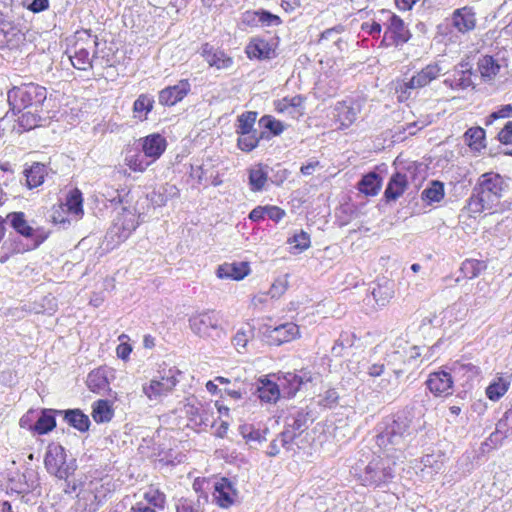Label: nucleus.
<instances>
[{
  "mask_svg": "<svg viewBox=\"0 0 512 512\" xmlns=\"http://www.w3.org/2000/svg\"><path fill=\"white\" fill-rule=\"evenodd\" d=\"M46 99L47 89L34 82L13 86L7 91V101L12 112H22L18 117V123L25 130H31L39 125Z\"/></svg>",
  "mask_w": 512,
  "mask_h": 512,
  "instance_id": "obj_1",
  "label": "nucleus"
},
{
  "mask_svg": "<svg viewBox=\"0 0 512 512\" xmlns=\"http://www.w3.org/2000/svg\"><path fill=\"white\" fill-rule=\"evenodd\" d=\"M504 191L503 178L494 172L482 174L469 198L467 209L472 214L491 210L498 203Z\"/></svg>",
  "mask_w": 512,
  "mask_h": 512,
  "instance_id": "obj_2",
  "label": "nucleus"
},
{
  "mask_svg": "<svg viewBox=\"0 0 512 512\" xmlns=\"http://www.w3.org/2000/svg\"><path fill=\"white\" fill-rule=\"evenodd\" d=\"M98 45V36L92 34L90 29H79L66 39L65 52L74 68L87 71L92 68Z\"/></svg>",
  "mask_w": 512,
  "mask_h": 512,
  "instance_id": "obj_3",
  "label": "nucleus"
},
{
  "mask_svg": "<svg viewBox=\"0 0 512 512\" xmlns=\"http://www.w3.org/2000/svg\"><path fill=\"white\" fill-rule=\"evenodd\" d=\"M179 374L177 369L168 367L165 363L159 365L156 373L142 385L143 394L150 401L159 400L169 395L179 382Z\"/></svg>",
  "mask_w": 512,
  "mask_h": 512,
  "instance_id": "obj_4",
  "label": "nucleus"
},
{
  "mask_svg": "<svg viewBox=\"0 0 512 512\" xmlns=\"http://www.w3.org/2000/svg\"><path fill=\"white\" fill-rule=\"evenodd\" d=\"M394 463L380 456L374 457L357 475V480L365 487L381 488L392 482Z\"/></svg>",
  "mask_w": 512,
  "mask_h": 512,
  "instance_id": "obj_5",
  "label": "nucleus"
},
{
  "mask_svg": "<svg viewBox=\"0 0 512 512\" xmlns=\"http://www.w3.org/2000/svg\"><path fill=\"white\" fill-rule=\"evenodd\" d=\"M84 199L80 189H71L65 201L52 208V221L55 224L69 223L71 219L80 220L84 216Z\"/></svg>",
  "mask_w": 512,
  "mask_h": 512,
  "instance_id": "obj_6",
  "label": "nucleus"
},
{
  "mask_svg": "<svg viewBox=\"0 0 512 512\" xmlns=\"http://www.w3.org/2000/svg\"><path fill=\"white\" fill-rule=\"evenodd\" d=\"M380 13L385 16L386 29L380 42V47L400 46L411 38V33L404 21L390 10L382 9Z\"/></svg>",
  "mask_w": 512,
  "mask_h": 512,
  "instance_id": "obj_7",
  "label": "nucleus"
},
{
  "mask_svg": "<svg viewBox=\"0 0 512 512\" xmlns=\"http://www.w3.org/2000/svg\"><path fill=\"white\" fill-rule=\"evenodd\" d=\"M44 465L46 470L61 480H67L74 474V468L66 462L65 449L58 444H50L47 448Z\"/></svg>",
  "mask_w": 512,
  "mask_h": 512,
  "instance_id": "obj_8",
  "label": "nucleus"
},
{
  "mask_svg": "<svg viewBox=\"0 0 512 512\" xmlns=\"http://www.w3.org/2000/svg\"><path fill=\"white\" fill-rule=\"evenodd\" d=\"M362 111V103L357 99L338 101L333 107V121L339 130L350 128Z\"/></svg>",
  "mask_w": 512,
  "mask_h": 512,
  "instance_id": "obj_9",
  "label": "nucleus"
},
{
  "mask_svg": "<svg viewBox=\"0 0 512 512\" xmlns=\"http://www.w3.org/2000/svg\"><path fill=\"white\" fill-rule=\"evenodd\" d=\"M191 330L200 337H208L212 330H222L221 315L214 309L194 313L189 318Z\"/></svg>",
  "mask_w": 512,
  "mask_h": 512,
  "instance_id": "obj_10",
  "label": "nucleus"
},
{
  "mask_svg": "<svg viewBox=\"0 0 512 512\" xmlns=\"http://www.w3.org/2000/svg\"><path fill=\"white\" fill-rule=\"evenodd\" d=\"M184 411L189 426L198 432L205 431L208 427H212L215 424L214 412L208 404L200 402L187 403L184 406Z\"/></svg>",
  "mask_w": 512,
  "mask_h": 512,
  "instance_id": "obj_11",
  "label": "nucleus"
},
{
  "mask_svg": "<svg viewBox=\"0 0 512 512\" xmlns=\"http://www.w3.org/2000/svg\"><path fill=\"white\" fill-rule=\"evenodd\" d=\"M6 219L10 221L12 228L18 234L32 241L34 248L41 245L48 238V232L43 228H33L29 225L24 212H11Z\"/></svg>",
  "mask_w": 512,
  "mask_h": 512,
  "instance_id": "obj_12",
  "label": "nucleus"
},
{
  "mask_svg": "<svg viewBox=\"0 0 512 512\" xmlns=\"http://www.w3.org/2000/svg\"><path fill=\"white\" fill-rule=\"evenodd\" d=\"M25 41L21 26L0 10V48L16 49Z\"/></svg>",
  "mask_w": 512,
  "mask_h": 512,
  "instance_id": "obj_13",
  "label": "nucleus"
},
{
  "mask_svg": "<svg viewBox=\"0 0 512 512\" xmlns=\"http://www.w3.org/2000/svg\"><path fill=\"white\" fill-rule=\"evenodd\" d=\"M192 91L190 80L180 79L176 84L166 86L158 93V102L161 106L172 107L183 101Z\"/></svg>",
  "mask_w": 512,
  "mask_h": 512,
  "instance_id": "obj_14",
  "label": "nucleus"
},
{
  "mask_svg": "<svg viewBox=\"0 0 512 512\" xmlns=\"http://www.w3.org/2000/svg\"><path fill=\"white\" fill-rule=\"evenodd\" d=\"M264 335L270 345L280 346L299 338L300 329L297 324L286 322L275 327L266 326Z\"/></svg>",
  "mask_w": 512,
  "mask_h": 512,
  "instance_id": "obj_15",
  "label": "nucleus"
},
{
  "mask_svg": "<svg viewBox=\"0 0 512 512\" xmlns=\"http://www.w3.org/2000/svg\"><path fill=\"white\" fill-rule=\"evenodd\" d=\"M306 100L307 98L301 94L285 96L274 100L273 106L278 114L287 115L292 119H299L305 115Z\"/></svg>",
  "mask_w": 512,
  "mask_h": 512,
  "instance_id": "obj_16",
  "label": "nucleus"
},
{
  "mask_svg": "<svg viewBox=\"0 0 512 512\" xmlns=\"http://www.w3.org/2000/svg\"><path fill=\"white\" fill-rule=\"evenodd\" d=\"M277 45L261 37H252L245 47V54L250 60H270L276 56Z\"/></svg>",
  "mask_w": 512,
  "mask_h": 512,
  "instance_id": "obj_17",
  "label": "nucleus"
},
{
  "mask_svg": "<svg viewBox=\"0 0 512 512\" xmlns=\"http://www.w3.org/2000/svg\"><path fill=\"white\" fill-rule=\"evenodd\" d=\"M141 152L145 153L152 163L159 160L165 153L168 142L164 135L158 132L148 134L139 139Z\"/></svg>",
  "mask_w": 512,
  "mask_h": 512,
  "instance_id": "obj_18",
  "label": "nucleus"
},
{
  "mask_svg": "<svg viewBox=\"0 0 512 512\" xmlns=\"http://www.w3.org/2000/svg\"><path fill=\"white\" fill-rule=\"evenodd\" d=\"M472 76L473 70L471 63L467 60H462L445 78L444 83L452 89L464 90L473 86Z\"/></svg>",
  "mask_w": 512,
  "mask_h": 512,
  "instance_id": "obj_19",
  "label": "nucleus"
},
{
  "mask_svg": "<svg viewBox=\"0 0 512 512\" xmlns=\"http://www.w3.org/2000/svg\"><path fill=\"white\" fill-rule=\"evenodd\" d=\"M200 54L207 65L216 70H226L231 68L234 64L233 57L228 55L224 50L215 48L208 42L201 45Z\"/></svg>",
  "mask_w": 512,
  "mask_h": 512,
  "instance_id": "obj_20",
  "label": "nucleus"
},
{
  "mask_svg": "<svg viewBox=\"0 0 512 512\" xmlns=\"http://www.w3.org/2000/svg\"><path fill=\"white\" fill-rule=\"evenodd\" d=\"M213 500L221 508H229L234 504L237 491L233 483L226 477L220 478L214 484Z\"/></svg>",
  "mask_w": 512,
  "mask_h": 512,
  "instance_id": "obj_21",
  "label": "nucleus"
},
{
  "mask_svg": "<svg viewBox=\"0 0 512 512\" xmlns=\"http://www.w3.org/2000/svg\"><path fill=\"white\" fill-rule=\"evenodd\" d=\"M427 388L435 396H446L452 393L453 380L451 373L441 370L433 372L426 380Z\"/></svg>",
  "mask_w": 512,
  "mask_h": 512,
  "instance_id": "obj_22",
  "label": "nucleus"
},
{
  "mask_svg": "<svg viewBox=\"0 0 512 512\" xmlns=\"http://www.w3.org/2000/svg\"><path fill=\"white\" fill-rule=\"evenodd\" d=\"M251 273L250 263L241 262H225L218 266L216 275L220 279H231L241 281Z\"/></svg>",
  "mask_w": 512,
  "mask_h": 512,
  "instance_id": "obj_23",
  "label": "nucleus"
},
{
  "mask_svg": "<svg viewBox=\"0 0 512 512\" xmlns=\"http://www.w3.org/2000/svg\"><path fill=\"white\" fill-rule=\"evenodd\" d=\"M451 24L460 33L472 31L476 26V14L472 7L464 6L453 11Z\"/></svg>",
  "mask_w": 512,
  "mask_h": 512,
  "instance_id": "obj_24",
  "label": "nucleus"
},
{
  "mask_svg": "<svg viewBox=\"0 0 512 512\" xmlns=\"http://www.w3.org/2000/svg\"><path fill=\"white\" fill-rule=\"evenodd\" d=\"M309 413L299 411L294 414L282 432L283 441L292 442L295 438L299 437L309 426Z\"/></svg>",
  "mask_w": 512,
  "mask_h": 512,
  "instance_id": "obj_25",
  "label": "nucleus"
},
{
  "mask_svg": "<svg viewBox=\"0 0 512 512\" xmlns=\"http://www.w3.org/2000/svg\"><path fill=\"white\" fill-rule=\"evenodd\" d=\"M137 226L136 214L127 208H123L117 215L113 228L116 230L118 237L125 240L132 234Z\"/></svg>",
  "mask_w": 512,
  "mask_h": 512,
  "instance_id": "obj_26",
  "label": "nucleus"
},
{
  "mask_svg": "<svg viewBox=\"0 0 512 512\" xmlns=\"http://www.w3.org/2000/svg\"><path fill=\"white\" fill-rule=\"evenodd\" d=\"M272 375H265L258 380L257 394L262 402L275 404L281 397L278 382L270 379Z\"/></svg>",
  "mask_w": 512,
  "mask_h": 512,
  "instance_id": "obj_27",
  "label": "nucleus"
},
{
  "mask_svg": "<svg viewBox=\"0 0 512 512\" xmlns=\"http://www.w3.org/2000/svg\"><path fill=\"white\" fill-rule=\"evenodd\" d=\"M273 377H276L286 398H293L304 383L303 378L295 372L273 374Z\"/></svg>",
  "mask_w": 512,
  "mask_h": 512,
  "instance_id": "obj_28",
  "label": "nucleus"
},
{
  "mask_svg": "<svg viewBox=\"0 0 512 512\" xmlns=\"http://www.w3.org/2000/svg\"><path fill=\"white\" fill-rule=\"evenodd\" d=\"M248 184L252 192L262 191L269 179L268 166L257 163L248 168Z\"/></svg>",
  "mask_w": 512,
  "mask_h": 512,
  "instance_id": "obj_29",
  "label": "nucleus"
},
{
  "mask_svg": "<svg viewBox=\"0 0 512 512\" xmlns=\"http://www.w3.org/2000/svg\"><path fill=\"white\" fill-rule=\"evenodd\" d=\"M25 185L28 189H34L41 186L48 175L47 167L40 162H33L25 167L23 171Z\"/></svg>",
  "mask_w": 512,
  "mask_h": 512,
  "instance_id": "obj_30",
  "label": "nucleus"
},
{
  "mask_svg": "<svg viewBox=\"0 0 512 512\" xmlns=\"http://www.w3.org/2000/svg\"><path fill=\"white\" fill-rule=\"evenodd\" d=\"M89 390L96 394H101L110 390V382L105 367H98L92 370L86 380Z\"/></svg>",
  "mask_w": 512,
  "mask_h": 512,
  "instance_id": "obj_31",
  "label": "nucleus"
},
{
  "mask_svg": "<svg viewBox=\"0 0 512 512\" xmlns=\"http://www.w3.org/2000/svg\"><path fill=\"white\" fill-rule=\"evenodd\" d=\"M477 68L484 82H491L500 73L501 64L494 57L485 55L479 58Z\"/></svg>",
  "mask_w": 512,
  "mask_h": 512,
  "instance_id": "obj_32",
  "label": "nucleus"
},
{
  "mask_svg": "<svg viewBox=\"0 0 512 512\" xmlns=\"http://www.w3.org/2000/svg\"><path fill=\"white\" fill-rule=\"evenodd\" d=\"M382 187V178L376 172H369L362 176L357 183V189L367 197L376 196Z\"/></svg>",
  "mask_w": 512,
  "mask_h": 512,
  "instance_id": "obj_33",
  "label": "nucleus"
},
{
  "mask_svg": "<svg viewBox=\"0 0 512 512\" xmlns=\"http://www.w3.org/2000/svg\"><path fill=\"white\" fill-rule=\"evenodd\" d=\"M453 382H461L462 385L472 380L479 373L478 368L471 363L455 362L449 368Z\"/></svg>",
  "mask_w": 512,
  "mask_h": 512,
  "instance_id": "obj_34",
  "label": "nucleus"
},
{
  "mask_svg": "<svg viewBox=\"0 0 512 512\" xmlns=\"http://www.w3.org/2000/svg\"><path fill=\"white\" fill-rule=\"evenodd\" d=\"M407 178L406 175L401 173L394 174L384 191V198L387 202L394 201L398 199L407 188Z\"/></svg>",
  "mask_w": 512,
  "mask_h": 512,
  "instance_id": "obj_35",
  "label": "nucleus"
},
{
  "mask_svg": "<svg viewBox=\"0 0 512 512\" xmlns=\"http://www.w3.org/2000/svg\"><path fill=\"white\" fill-rule=\"evenodd\" d=\"M154 98L146 93L140 94L133 103V117L138 121H146L154 108Z\"/></svg>",
  "mask_w": 512,
  "mask_h": 512,
  "instance_id": "obj_36",
  "label": "nucleus"
},
{
  "mask_svg": "<svg viewBox=\"0 0 512 512\" xmlns=\"http://www.w3.org/2000/svg\"><path fill=\"white\" fill-rule=\"evenodd\" d=\"M445 196L444 185L439 181H432L421 194L422 203L425 206L436 207Z\"/></svg>",
  "mask_w": 512,
  "mask_h": 512,
  "instance_id": "obj_37",
  "label": "nucleus"
},
{
  "mask_svg": "<svg viewBox=\"0 0 512 512\" xmlns=\"http://www.w3.org/2000/svg\"><path fill=\"white\" fill-rule=\"evenodd\" d=\"M91 416L98 424L110 422L114 417V409L111 402L104 399L95 401L92 405Z\"/></svg>",
  "mask_w": 512,
  "mask_h": 512,
  "instance_id": "obj_38",
  "label": "nucleus"
},
{
  "mask_svg": "<svg viewBox=\"0 0 512 512\" xmlns=\"http://www.w3.org/2000/svg\"><path fill=\"white\" fill-rule=\"evenodd\" d=\"M56 411L53 409H42L41 415L33 426V431L39 435L51 432L56 427Z\"/></svg>",
  "mask_w": 512,
  "mask_h": 512,
  "instance_id": "obj_39",
  "label": "nucleus"
},
{
  "mask_svg": "<svg viewBox=\"0 0 512 512\" xmlns=\"http://www.w3.org/2000/svg\"><path fill=\"white\" fill-rule=\"evenodd\" d=\"M393 286V283L387 279L377 281L375 287H373L372 295L379 305L384 306L392 299Z\"/></svg>",
  "mask_w": 512,
  "mask_h": 512,
  "instance_id": "obj_40",
  "label": "nucleus"
},
{
  "mask_svg": "<svg viewBox=\"0 0 512 512\" xmlns=\"http://www.w3.org/2000/svg\"><path fill=\"white\" fill-rule=\"evenodd\" d=\"M143 498L146 503L152 506V509L163 510L166 506L165 493L154 484H150L143 492Z\"/></svg>",
  "mask_w": 512,
  "mask_h": 512,
  "instance_id": "obj_41",
  "label": "nucleus"
},
{
  "mask_svg": "<svg viewBox=\"0 0 512 512\" xmlns=\"http://www.w3.org/2000/svg\"><path fill=\"white\" fill-rule=\"evenodd\" d=\"M64 420L80 432H86L89 430V417L80 409L66 410L64 413Z\"/></svg>",
  "mask_w": 512,
  "mask_h": 512,
  "instance_id": "obj_42",
  "label": "nucleus"
},
{
  "mask_svg": "<svg viewBox=\"0 0 512 512\" xmlns=\"http://www.w3.org/2000/svg\"><path fill=\"white\" fill-rule=\"evenodd\" d=\"M125 164L129 167L131 171L143 173L153 163L148 157L145 156V153L140 151L131 155H127L125 158Z\"/></svg>",
  "mask_w": 512,
  "mask_h": 512,
  "instance_id": "obj_43",
  "label": "nucleus"
},
{
  "mask_svg": "<svg viewBox=\"0 0 512 512\" xmlns=\"http://www.w3.org/2000/svg\"><path fill=\"white\" fill-rule=\"evenodd\" d=\"M465 138L468 146L475 151H480L485 147V130L481 127H472L465 132Z\"/></svg>",
  "mask_w": 512,
  "mask_h": 512,
  "instance_id": "obj_44",
  "label": "nucleus"
},
{
  "mask_svg": "<svg viewBox=\"0 0 512 512\" xmlns=\"http://www.w3.org/2000/svg\"><path fill=\"white\" fill-rule=\"evenodd\" d=\"M509 386V380L503 377H498L486 388V395L490 400L497 401L508 391Z\"/></svg>",
  "mask_w": 512,
  "mask_h": 512,
  "instance_id": "obj_45",
  "label": "nucleus"
},
{
  "mask_svg": "<svg viewBox=\"0 0 512 512\" xmlns=\"http://www.w3.org/2000/svg\"><path fill=\"white\" fill-rule=\"evenodd\" d=\"M237 135V146L243 152H251L252 150H254L258 146L260 140L262 139V136L259 135L258 131L247 132V134Z\"/></svg>",
  "mask_w": 512,
  "mask_h": 512,
  "instance_id": "obj_46",
  "label": "nucleus"
},
{
  "mask_svg": "<svg viewBox=\"0 0 512 512\" xmlns=\"http://www.w3.org/2000/svg\"><path fill=\"white\" fill-rule=\"evenodd\" d=\"M257 118V112L246 111L237 118L236 133L247 134V132L257 131L254 129V124Z\"/></svg>",
  "mask_w": 512,
  "mask_h": 512,
  "instance_id": "obj_47",
  "label": "nucleus"
},
{
  "mask_svg": "<svg viewBox=\"0 0 512 512\" xmlns=\"http://www.w3.org/2000/svg\"><path fill=\"white\" fill-rule=\"evenodd\" d=\"M485 268L486 264L483 261L467 259L462 263L460 272L463 277L473 279L477 277Z\"/></svg>",
  "mask_w": 512,
  "mask_h": 512,
  "instance_id": "obj_48",
  "label": "nucleus"
},
{
  "mask_svg": "<svg viewBox=\"0 0 512 512\" xmlns=\"http://www.w3.org/2000/svg\"><path fill=\"white\" fill-rule=\"evenodd\" d=\"M442 71L438 63L429 64L418 72V87H423L437 78Z\"/></svg>",
  "mask_w": 512,
  "mask_h": 512,
  "instance_id": "obj_49",
  "label": "nucleus"
},
{
  "mask_svg": "<svg viewBox=\"0 0 512 512\" xmlns=\"http://www.w3.org/2000/svg\"><path fill=\"white\" fill-rule=\"evenodd\" d=\"M247 16H252L253 21L257 20L264 26H278L282 23L278 15L272 14L266 10L247 12Z\"/></svg>",
  "mask_w": 512,
  "mask_h": 512,
  "instance_id": "obj_50",
  "label": "nucleus"
},
{
  "mask_svg": "<svg viewBox=\"0 0 512 512\" xmlns=\"http://www.w3.org/2000/svg\"><path fill=\"white\" fill-rule=\"evenodd\" d=\"M287 243L298 252L306 251L311 246V238L309 233L304 230H300L293 234V236L287 239Z\"/></svg>",
  "mask_w": 512,
  "mask_h": 512,
  "instance_id": "obj_51",
  "label": "nucleus"
},
{
  "mask_svg": "<svg viewBox=\"0 0 512 512\" xmlns=\"http://www.w3.org/2000/svg\"><path fill=\"white\" fill-rule=\"evenodd\" d=\"M176 512H205L203 503L199 498H180L176 505Z\"/></svg>",
  "mask_w": 512,
  "mask_h": 512,
  "instance_id": "obj_52",
  "label": "nucleus"
},
{
  "mask_svg": "<svg viewBox=\"0 0 512 512\" xmlns=\"http://www.w3.org/2000/svg\"><path fill=\"white\" fill-rule=\"evenodd\" d=\"M440 456L435 455H425L421 459V464L424 466L421 469L422 478L425 477V474L432 476L434 473H437L442 466V463L439 461Z\"/></svg>",
  "mask_w": 512,
  "mask_h": 512,
  "instance_id": "obj_53",
  "label": "nucleus"
},
{
  "mask_svg": "<svg viewBox=\"0 0 512 512\" xmlns=\"http://www.w3.org/2000/svg\"><path fill=\"white\" fill-rule=\"evenodd\" d=\"M259 123L267 130H269L274 136H278L283 133L285 126L282 121L274 118L271 115H264L261 117Z\"/></svg>",
  "mask_w": 512,
  "mask_h": 512,
  "instance_id": "obj_54",
  "label": "nucleus"
},
{
  "mask_svg": "<svg viewBox=\"0 0 512 512\" xmlns=\"http://www.w3.org/2000/svg\"><path fill=\"white\" fill-rule=\"evenodd\" d=\"M416 76L412 75L410 78H408L407 81L405 80H398L396 85V92L398 94V100L400 102L406 101L411 91L414 90V80Z\"/></svg>",
  "mask_w": 512,
  "mask_h": 512,
  "instance_id": "obj_55",
  "label": "nucleus"
},
{
  "mask_svg": "<svg viewBox=\"0 0 512 512\" xmlns=\"http://www.w3.org/2000/svg\"><path fill=\"white\" fill-rule=\"evenodd\" d=\"M1 250L2 254L0 255V263H5L12 255L25 251L24 249L20 248V243L17 241L5 242L2 245Z\"/></svg>",
  "mask_w": 512,
  "mask_h": 512,
  "instance_id": "obj_56",
  "label": "nucleus"
},
{
  "mask_svg": "<svg viewBox=\"0 0 512 512\" xmlns=\"http://www.w3.org/2000/svg\"><path fill=\"white\" fill-rule=\"evenodd\" d=\"M118 340L120 343L116 347L117 357L126 361L132 352V346L128 343L129 337L126 334H121Z\"/></svg>",
  "mask_w": 512,
  "mask_h": 512,
  "instance_id": "obj_57",
  "label": "nucleus"
},
{
  "mask_svg": "<svg viewBox=\"0 0 512 512\" xmlns=\"http://www.w3.org/2000/svg\"><path fill=\"white\" fill-rule=\"evenodd\" d=\"M512 117V104L503 105L500 107L497 111H494L491 113L487 119L485 124L491 125L494 120L500 119V118H509Z\"/></svg>",
  "mask_w": 512,
  "mask_h": 512,
  "instance_id": "obj_58",
  "label": "nucleus"
},
{
  "mask_svg": "<svg viewBox=\"0 0 512 512\" xmlns=\"http://www.w3.org/2000/svg\"><path fill=\"white\" fill-rule=\"evenodd\" d=\"M249 339V331L245 329H239L234 335L232 343L236 347V349L239 350L240 348H245L247 346Z\"/></svg>",
  "mask_w": 512,
  "mask_h": 512,
  "instance_id": "obj_59",
  "label": "nucleus"
},
{
  "mask_svg": "<svg viewBox=\"0 0 512 512\" xmlns=\"http://www.w3.org/2000/svg\"><path fill=\"white\" fill-rule=\"evenodd\" d=\"M512 435L510 432H506L505 429L499 427V421L496 424L495 431L491 433L488 438V441L491 442L492 445L497 446L502 443V441L508 436Z\"/></svg>",
  "mask_w": 512,
  "mask_h": 512,
  "instance_id": "obj_60",
  "label": "nucleus"
},
{
  "mask_svg": "<svg viewBox=\"0 0 512 512\" xmlns=\"http://www.w3.org/2000/svg\"><path fill=\"white\" fill-rule=\"evenodd\" d=\"M266 212L265 214L274 222H279L286 216V212L283 208L276 205H265Z\"/></svg>",
  "mask_w": 512,
  "mask_h": 512,
  "instance_id": "obj_61",
  "label": "nucleus"
},
{
  "mask_svg": "<svg viewBox=\"0 0 512 512\" xmlns=\"http://www.w3.org/2000/svg\"><path fill=\"white\" fill-rule=\"evenodd\" d=\"M361 30L372 36V38L378 39L382 31V26L376 21H373L372 23L364 22L361 24Z\"/></svg>",
  "mask_w": 512,
  "mask_h": 512,
  "instance_id": "obj_62",
  "label": "nucleus"
},
{
  "mask_svg": "<svg viewBox=\"0 0 512 512\" xmlns=\"http://www.w3.org/2000/svg\"><path fill=\"white\" fill-rule=\"evenodd\" d=\"M498 139L503 144H512V120L508 121L498 133Z\"/></svg>",
  "mask_w": 512,
  "mask_h": 512,
  "instance_id": "obj_63",
  "label": "nucleus"
},
{
  "mask_svg": "<svg viewBox=\"0 0 512 512\" xmlns=\"http://www.w3.org/2000/svg\"><path fill=\"white\" fill-rule=\"evenodd\" d=\"M499 427L512 434V404L511 407L504 413L503 417L499 420Z\"/></svg>",
  "mask_w": 512,
  "mask_h": 512,
  "instance_id": "obj_64",
  "label": "nucleus"
}]
</instances>
